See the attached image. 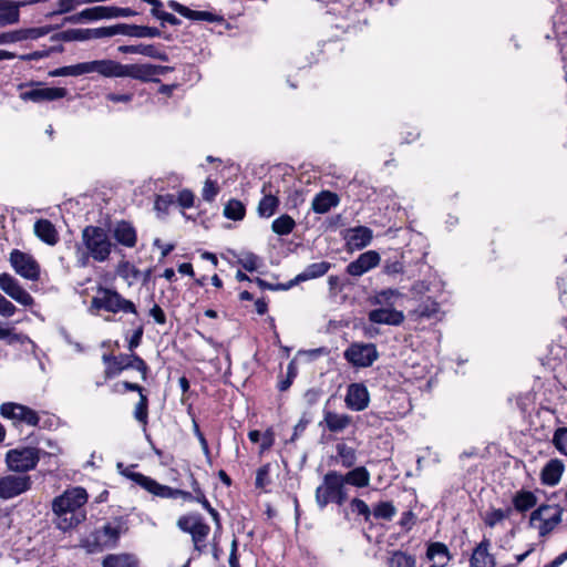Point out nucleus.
Instances as JSON below:
<instances>
[{
    "instance_id": "nucleus-1",
    "label": "nucleus",
    "mask_w": 567,
    "mask_h": 567,
    "mask_svg": "<svg viewBox=\"0 0 567 567\" xmlns=\"http://www.w3.org/2000/svg\"><path fill=\"white\" fill-rule=\"evenodd\" d=\"M87 499L86 489L80 486L66 488L61 495L54 497L51 508L55 527L65 533L83 523L86 519Z\"/></svg>"
},
{
    "instance_id": "nucleus-2",
    "label": "nucleus",
    "mask_w": 567,
    "mask_h": 567,
    "mask_svg": "<svg viewBox=\"0 0 567 567\" xmlns=\"http://www.w3.org/2000/svg\"><path fill=\"white\" fill-rule=\"evenodd\" d=\"M171 70L169 66L144 64H122L117 61L103 59L93 61V72L105 78H132L143 82L153 80Z\"/></svg>"
},
{
    "instance_id": "nucleus-3",
    "label": "nucleus",
    "mask_w": 567,
    "mask_h": 567,
    "mask_svg": "<svg viewBox=\"0 0 567 567\" xmlns=\"http://www.w3.org/2000/svg\"><path fill=\"white\" fill-rule=\"evenodd\" d=\"M127 523L123 517H115L105 523L102 527L91 534V538L85 540L84 547L89 553L96 550L112 549L118 544L122 535L127 532Z\"/></svg>"
},
{
    "instance_id": "nucleus-4",
    "label": "nucleus",
    "mask_w": 567,
    "mask_h": 567,
    "mask_svg": "<svg viewBox=\"0 0 567 567\" xmlns=\"http://www.w3.org/2000/svg\"><path fill=\"white\" fill-rule=\"evenodd\" d=\"M347 489L341 478V473L329 471L322 478V483L316 489V502L320 509L329 503L341 506L347 501Z\"/></svg>"
},
{
    "instance_id": "nucleus-5",
    "label": "nucleus",
    "mask_w": 567,
    "mask_h": 567,
    "mask_svg": "<svg viewBox=\"0 0 567 567\" xmlns=\"http://www.w3.org/2000/svg\"><path fill=\"white\" fill-rule=\"evenodd\" d=\"M81 238L94 261L104 262L109 259L113 244L104 228L89 225L82 230Z\"/></svg>"
},
{
    "instance_id": "nucleus-6",
    "label": "nucleus",
    "mask_w": 567,
    "mask_h": 567,
    "mask_svg": "<svg viewBox=\"0 0 567 567\" xmlns=\"http://www.w3.org/2000/svg\"><path fill=\"white\" fill-rule=\"evenodd\" d=\"M90 309L137 315L134 302L122 297L116 290L104 287L97 288V295L92 298Z\"/></svg>"
},
{
    "instance_id": "nucleus-7",
    "label": "nucleus",
    "mask_w": 567,
    "mask_h": 567,
    "mask_svg": "<svg viewBox=\"0 0 567 567\" xmlns=\"http://www.w3.org/2000/svg\"><path fill=\"white\" fill-rule=\"evenodd\" d=\"M177 526L184 533L192 535L194 550L197 553V556H200L206 551V540L209 535L210 527L205 523L204 518L199 514L181 516L177 520Z\"/></svg>"
},
{
    "instance_id": "nucleus-8",
    "label": "nucleus",
    "mask_w": 567,
    "mask_h": 567,
    "mask_svg": "<svg viewBox=\"0 0 567 567\" xmlns=\"http://www.w3.org/2000/svg\"><path fill=\"white\" fill-rule=\"evenodd\" d=\"M563 509L557 505H540L532 512L529 526L538 532L540 537L549 535L560 523Z\"/></svg>"
},
{
    "instance_id": "nucleus-9",
    "label": "nucleus",
    "mask_w": 567,
    "mask_h": 567,
    "mask_svg": "<svg viewBox=\"0 0 567 567\" xmlns=\"http://www.w3.org/2000/svg\"><path fill=\"white\" fill-rule=\"evenodd\" d=\"M39 461L40 450L35 447L13 449L6 454V463L9 470L17 473L34 470Z\"/></svg>"
},
{
    "instance_id": "nucleus-10",
    "label": "nucleus",
    "mask_w": 567,
    "mask_h": 567,
    "mask_svg": "<svg viewBox=\"0 0 567 567\" xmlns=\"http://www.w3.org/2000/svg\"><path fill=\"white\" fill-rule=\"evenodd\" d=\"M343 357L355 368H368L379 359V352L374 343L353 342L344 350Z\"/></svg>"
},
{
    "instance_id": "nucleus-11",
    "label": "nucleus",
    "mask_w": 567,
    "mask_h": 567,
    "mask_svg": "<svg viewBox=\"0 0 567 567\" xmlns=\"http://www.w3.org/2000/svg\"><path fill=\"white\" fill-rule=\"evenodd\" d=\"M9 261L16 274L22 278L31 281L39 280L40 265L32 255L19 249H13L10 252Z\"/></svg>"
},
{
    "instance_id": "nucleus-12",
    "label": "nucleus",
    "mask_w": 567,
    "mask_h": 567,
    "mask_svg": "<svg viewBox=\"0 0 567 567\" xmlns=\"http://www.w3.org/2000/svg\"><path fill=\"white\" fill-rule=\"evenodd\" d=\"M32 486V481L29 475H6L0 477V498L8 501L14 498L25 492Z\"/></svg>"
},
{
    "instance_id": "nucleus-13",
    "label": "nucleus",
    "mask_w": 567,
    "mask_h": 567,
    "mask_svg": "<svg viewBox=\"0 0 567 567\" xmlns=\"http://www.w3.org/2000/svg\"><path fill=\"white\" fill-rule=\"evenodd\" d=\"M116 364L113 368L105 369V379H113L126 369H134L142 373L143 380L147 378L148 367L145 361L135 353L120 354L116 357Z\"/></svg>"
},
{
    "instance_id": "nucleus-14",
    "label": "nucleus",
    "mask_w": 567,
    "mask_h": 567,
    "mask_svg": "<svg viewBox=\"0 0 567 567\" xmlns=\"http://www.w3.org/2000/svg\"><path fill=\"white\" fill-rule=\"evenodd\" d=\"M0 289L24 307H30L34 303L33 297L8 272L0 274Z\"/></svg>"
},
{
    "instance_id": "nucleus-15",
    "label": "nucleus",
    "mask_w": 567,
    "mask_h": 567,
    "mask_svg": "<svg viewBox=\"0 0 567 567\" xmlns=\"http://www.w3.org/2000/svg\"><path fill=\"white\" fill-rule=\"evenodd\" d=\"M0 414L6 419L18 420L31 426H37L40 421L34 410L19 403L7 402L1 404Z\"/></svg>"
},
{
    "instance_id": "nucleus-16",
    "label": "nucleus",
    "mask_w": 567,
    "mask_h": 567,
    "mask_svg": "<svg viewBox=\"0 0 567 567\" xmlns=\"http://www.w3.org/2000/svg\"><path fill=\"white\" fill-rule=\"evenodd\" d=\"M68 91L64 87H42L33 86L20 93V99L23 101H31L41 103L45 101H54L63 99Z\"/></svg>"
},
{
    "instance_id": "nucleus-17",
    "label": "nucleus",
    "mask_w": 567,
    "mask_h": 567,
    "mask_svg": "<svg viewBox=\"0 0 567 567\" xmlns=\"http://www.w3.org/2000/svg\"><path fill=\"white\" fill-rule=\"evenodd\" d=\"M344 402L348 409L360 412L368 408L370 395L363 383H351L347 389Z\"/></svg>"
},
{
    "instance_id": "nucleus-18",
    "label": "nucleus",
    "mask_w": 567,
    "mask_h": 567,
    "mask_svg": "<svg viewBox=\"0 0 567 567\" xmlns=\"http://www.w3.org/2000/svg\"><path fill=\"white\" fill-rule=\"evenodd\" d=\"M380 260L381 258L379 252L375 250H369L359 255L355 260L351 261L347 266L346 271L352 277H361L371 269L375 268L380 264Z\"/></svg>"
},
{
    "instance_id": "nucleus-19",
    "label": "nucleus",
    "mask_w": 567,
    "mask_h": 567,
    "mask_svg": "<svg viewBox=\"0 0 567 567\" xmlns=\"http://www.w3.org/2000/svg\"><path fill=\"white\" fill-rule=\"evenodd\" d=\"M118 52L125 54H140L151 59L159 60L162 62L168 61V54L165 52L162 44H131L121 45L117 48Z\"/></svg>"
},
{
    "instance_id": "nucleus-20",
    "label": "nucleus",
    "mask_w": 567,
    "mask_h": 567,
    "mask_svg": "<svg viewBox=\"0 0 567 567\" xmlns=\"http://www.w3.org/2000/svg\"><path fill=\"white\" fill-rule=\"evenodd\" d=\"M369 321L377 324L400 326L404 321V315L393 307L373 309L368 315Z\"/></svg>"
},
{
    "instance_id": "nucleus-21",
    "label": "nucleus",
    "mask_w": 567,
    "mask_h": 567,
    "mask_svg": "<svg viewBox=\"0 0 567 567\" xmlns=\"http://www.w3.org/2000/svg\"><path fill=\"white\" fill-rule=\"evenodd\" d=\"M113 237L117 244L133 248L137 243V233L135 227L125 220L117 221L112 230Z\"/></svg>"
},
{
    "instance_id": "nucleus-22",
    "label": "nucleus",
    "mask_w": 567,
    "mask_h": 567,
    "mask_svg": "<svg viewBox=\"0 0 567 567\" xmlns=\"http://www.w3.org/2000/svg\"><path fill=\"white\" fill-rule=\"evenodd\" d=\"M489 546V539L484 538L475 547L470 559V567H495L494 556L488 551Z\"/></svg>"
},
{
    "instance_id": "nucleus-23",
    "label": "nucleus",
    "mask_w": 567,
    "mask_h": 567,
    "mask_svg": "<svg viewBox=\"0 0 567 567\" xmlns=\"http://www.w3.org/2000/svg\"><path fill=\"white\" fill-rule=\"evenodd\" d=\"M127 476L137 485L155 496L165 498V496L168 495L166 492H169V486L159 484L150 476H146L142 473H130Z\"/></svg>"
},
{
    "instance_id": "nucleus-24",
    "label": "nucleus",
    "mask_w": 567,
    "mask_h": 567,
    "mask_svg": "<svg viewBox=\"0 0 567 567\" xmlns=\"http://www.w3.org/2000/svg\"><path fill=\"white\" fill-rule=\"evenodd\" d=\"M323 422L326 427L332 433L343 432L352 422L348 414H339L330 410H323Z\"/></svg>"
},
{
    "instance_id": "nucleus-25",
    "label": "nucleus",
    "mask_w": 567,
    "mask_h": 567,
    "mask_svg": "<svg viewBox=\"0 0 567 567\" xmlns=\"http://www.w3.org/2000/svg\"><path fill=\"white\" fill-rule=\"evenodd\" d=\"M426 557L432 561L431 567H445L451 559L447 546L439 542L429 545Z\"/></svg>"
},
{
    "instance_id": "nucleus-26",
    "label": "nucleus",
    "mask_w": 567,
    "mask_h": 567,
    "mask_svg": "<svg viewBox=\"0 0 567 567\" xmlns=\"http://www.w3.org/2000/svg\"><path fill=\"white\" fill-rule=\"evenodd\" d=\"M34 234L48 245H55L59 241V234L55 226L49 219H39L34 223Z\"/></svg>"
},
{
    "instance_id": "nucleus-27",
    "label": "nucleus",
    "mask_w": 567,
    "mask_h": 567,
    "mask_svg": "<svg viewBox=\"0 0 567 567\" xmlns=\"http://www.w3.org/2000/svg\"><path fill=\"white\" fill-rule=\"evenodd\" d=\"M564 464L561 461L554 458L550 460L542 470V483L548 486L556 485L563 475Z\"/></svg>"
},
{
    "instance_id": "nucleus-28",
    "label": "nucleus",
    "mask_w": 567,
    "mask_h": 567,
    "mask_svg": "<svg viewBox=\"0 0 567 567\" xmlns=\"http://www.w3.org/2000/svg\"><path fill=\"white\" fill-rule=\"evenodd\" d=\"M339 197L330 190H322L317 194L312 200V210L317 214H326L331 208L338 206Z\"/></svg>"
},
{
    "instance_id": "nucleus-29",
    "label": "nucleus",
    "mask_w": 567,
    "mask_h": 567,
    "mask_svg": "<svg viewBox=\"0 0 567 567\" xmlns=\"http://www.w3.org/2000/svg\"><path fill=\"white\" fill-rule=\"evenodd\" d=\"M348 245L355 249L367 247L372 240V230L365 226H358L349 230Z\"/></svg>"
},
{
    "instance_id": "nucleus-30",
    "label": "nucleus",
    "mask_w": 567,
    "mask_h": 567,
    "mask_svg": "<svg viewBox=\"0 0 567 567\" xmlns=\"http://www.w3.org/2000/svg\"><path fill=\"white\" fill-rule=\"evenodd\" d=\"M102 567H138V559L134 554H109L102 560Z\"/></svg>"
},
{
    "instance_id": "nucleus-31",
    "label": "nucleus",
    "mask_w": 567,
    "mask_h": 567,
    "mask_svg": "<svg viewBox=\"0 0 567 567\" xmlns=\"http://www.w3.org/2000/svg\"><path fill=\"white\" fill-rule=\"evenodd\" d=\"M341 478L344 486L349 484L355 487H367L370 483V473L364 466H358L341 474Z\"/></svg>"
},
{
    "instance_id": "nucleus-32",
    "label": "nucleus",
    "mask_w": 567,
    "mask_h": 567,
    "mask_svg": "<svg viewBox=\"0 0 567 567\" xmlns=\"http://www.w3.org/2000/svg\"><path fill=\"white\" fill-rule=\"evenodd\" d=\"M120 31L123 35L134 38H156L161 35L159 29L155 27L120 23Z\"/></svg>"
},
{
    "instance_id": "nucleus-33",
    "label": "nucleus",
    "mask_w": 567,
    "mask_h": 567,
    "mask_svg": "<svg viewBox=\"0 0 567 567\" xmlns=\"http://www.w3.org/2000/svg\"><path fill=\"white\" fill-rule=\"evenodd\" d=\"M332 265L329 261H319L308 265L300 274L297 275L296 281H307L324 276Z\"/></svg>"
},
{
    "instance_id": "nucleus-34",
    "label": "nucleus",
    "mask_w": 567,
    "mask_h": 567,
    "mask_svg": "<svg viewBox=\"0 0 567 567\" xmlns=\"http://www.w3.org/2000/svg\"><path fill=\"white\" fill-rule=\"evenodd\" d=\"M337 455L334 461L344 468H351L357 463V452L353 447L346 443H338L336 445Z\"/></svg>"
},
{
    "instance_id": "nucleus-35",
    "label": "nucleus",
    "mask_w": 567,
    "mask_h": 567,
    "mask_svg": "<svg viewBox=\"0 0 567 567\" xmlns=\"http://www.w3.org/2000/svg\"><path fill=\"white\" fill-rule=\"evenodd\" d=\"M87 73H93V61L59 68L53 72V75L80 76Z\"/></svg>"
},
{
    "instance_id": "nucleus-36",
    "label": "nucleus",
    "mask_w": 567,
    "mask_h": 567,
    "mask_svg": "<svg viewBox=\"0 0 567 567\" xmlns=\"http://www.w3.org/2000/svg\"><path fill=\"white\" fill-rule=\"evenodd\" d=\"M42 34L44 33L41 32L39 29L3 32L0 33V44L13 43L25 39H37Z\"/></svg>"
},
{
    "instance_id": "nucleus-37",
    "label": "nucleus",
    "mask_w": 567,
    "mask_h": 567,
    "mask_svg": "<svg viewBox=\"0 0 567 567\" xmlns=\"http://www.w3.org/2000/svg\"><path fill=\"white\" fill-rule=\"evenodd\" d=\"M537 503V497L533 492L518 491L513 497V505L517 512L524 513L533 508Z\"/></svg>"
},
{
    "instance_id": "nucleus-38",
    "label": "nucleus",
    "mask_w": 567,
    "mask_h": 567,
    "mask_svg": "<svg viewBox=\"0 0 567 567\" xmlns=\"http://www.w3.org/2000/svg\"><path fill=\"white\" fill-rule=\"evenodd\" d=\"M415 315L423 319H439L440 318V305L432 300L426 299L422 301L415 309Z\"/></svg>"
},
{
    "instance_id": "nucleus-39",
    "label": "nucleus",
    "mask_w": 567,
    "mask_h": 567,
    "mask_svg": "<svg viewBox=\"0 0 567 567\" xmlns=\"http://www.w3.org/2000/svg\"><path fill=\"white\" fill-rule=\"evenodd\" d=\"M296 227L295 219L288 214H284L276 218L271 224V229L275 234L286 236L292 233Z\"/></svg>"
},
{
    "instance_id": "nucleus-40",
    "label": "nucleus",
    "mask_w": 567,
    "mask_h": 567,
    "mask_svg": "<svg viewBox=\"0 0 567 567\" xmlns=\"http://www.w3.org/2000/svg\"><path fill=\"white\" fill-rule=\"evenodd\" d=\"M279 206V199L274 195H265L258 204V214L260 217L269 218Z\"/></svg>"
},
{
    "instance_id": "nucleus-41",
    "label": "nucleus",
    "mask_w": 567,
    "mask_h": 567,
    "mask_svg": "<svg viewBox=\"0 0 567 567\" xmlns=\"http://www.w3.org/2000/svg\"><path fill=\"white\" fill-rule=\"evenodd\" d=\"M416 559L413 555L395 550L389 558V567H415Z\"/></svg>"
},
{
    "instance_id": "nucleus-42",
    "label": "nucleus",
    "mask_w": 567,
    "mask_h": 567,
    "mask_svg": "<svg viewBox=\"0 0 567 567\" xmlns=\"http://www.w3.org/2000/svg\"><path fill=\"white\" fill-rule=\"evenodd\" d=\"M246 208L240 200L230 199L225 205L224 216L231 220H241L245 217Z\"/></svg>"
},
{
    "instance_id": "nucleus-43",
    "label": "nucleus",
    "mask_w": 567,
    "mask_h": 567,
    "mask_svg": "<svg viewBox=\"0 0 567 567\" xmlns=\"http://www.w3.org/2000/svg\"><path fill=\"white\" fill-rule=\"evenodd\" d=\"M19 4L9 2L0 8V23L12 24L19 21Z\"/></svg>"
},
{
    "instance_id": "nucleus-44",
    "label": "nucleus",
    "mask_w": 567,
    "mask_h": 567,
    "mask_svg": "<svg viewBox=\"0 0 567 567\" xmlns=\"http://www.w3.org/2000/svg\"><path fill=\"white\" fill-rule=\"evenodd\" d=\"M87 40L111 38L121 34L120 23L109 27H100L94 29H86Z\"/></svg>"
},
{
    "instance_id": "nucleus-45",
    "label": "nucleus",
    "mask_w": 567,
    "mask_h": 567,
    "mask_svg": "<svg viewBox=\"0 0 567 567\" xmlns=\"http://www.w3.org/2000/svg\"><path fill=\"white\" fill-rule=\"evenodd\" d=\"M83 22L107 19V6H96L81 11Z\"/></svg>"
},
{
    "instance_id": "nucleus-46",
    "label": "nucleus",
    "mask_w": 567,
    "mask_h": 567,
    "mask_svg": "<svg viewBox=\"0 0 567 567\" xmlns=\"http://www.w3.org/2000/svg\"><path fill=\"white\" fill-rule=\"evenodd\" d=\"M395 513V507L391 502H380L373 507L372 511V514L375 518L386 520L392 519Z\"/></svg>"
},
{
    "instance_id": "nucleus-47",
    "label": "nucleus",
    "mask_w": 567,
    "mask_h": 567,
    "mask_svg": "<svg viewBox=\"0 0 567 567\" xmlns=\"http://www.w3.org/2000/svg\"><path fill=\"white\" fill-rule=\"evenodd\" d=\"M134 417L145 427L148 422V399L141 394L140 401L134 409Z\"/></svg>"
},
{
    "instance_id": "nucleus-48",
    "label": "nucleus",
    "mask_w": 567,
    "mask_h": 567,
    "mask_svg": "<svg viewBox=\"0 0 567 567\" xmlns=\"http://www.w3.org/2000/svg\"><path fill=\"white\" fill-rule=\"evenodd\" d=\"M400 297H402V293L398 289H384L377 293L375 303L392 307L394 300Z\"/></svg>"
},
{
    "instance_id": "nucleus-49",
    "label": "nucleus",
    "mask_w": 567,
    "mask_h": 567,
    "mask_svg": "<svg viewBox=\"0 0 567 567\" xmlns=\"http://www.w3.org/2000/svg\"><path fill=\"white\" fill-rule=\"evenodd\" d=\"M238 264L247 271H255L261 265V259L254 252H244L238 259Z\"/></svg>"
},
{
    "instance_id": "nucleus-50",
    "label": "nucleus",
    "mask_w": 567,
    "mask_h": 567,
    "mask_svg": "<svg viewBox=\"0 0 567 567\" xmlns=\"http://www.w3.org/2000/svg\"><path fill=\"white\" fill-rule=\"evenodd\" d=\"M58 39L71 42V41H87L86 29H68L58 34Z\"/></svg>"
},
{
    "instance_id": "nucleus-51",
    "label": "nucleus",
    "mask_w": 567,
    "mask_h": 567,
    "mask_svg": "<svg viewBox=\"0 0 567 567\" xmlns=\"http://www.w3.org/2000/svg\"><path fill=\"white\" fill-rule=\"evenodd\" d=\"M512 514V509L511 508H507V509H502V508H497V509H493L491 512H488L485 516V524L489 527H494L496 524L501 523L503 519L509 517V515Z\"/></svg>"
},
{
    "instance_id": "nucleus-52",
    "label": "nucleus",
    "mask_w": 567,
    "mask_h": 567,
    "mask_svg": "<svg viewBox=\"0 0 567 567\" xmlns=\"http://www.w3.org/2000/svg\"><path fill=\"white\" fill-rule=\"evenodd\" d=\"M84 3L83 0H59L58 8L48 16L69 13Z\"/></svg>"
},
{
    "instance_id": "nucleus-53",
    "label": "nucleus",
    "mask_w": 567,
    "mask_h": 567,
    "mask_svg": "<svg viewBox=\"0 0 567 567\" xmlns=\"http://www.w3.org/2000/svg\"><path fill=\"white\" fill-rule=\"evenodd\" d=\"M553 443L564 455H567V427H559L555 431Z\"/></svg>"
},
{
    "instance_id": "nucleus-54",
    "label": "nucleus",
    "mask_w": 567,
    "mask_h": 567,
    "mask_svg": "<svg viewBox=\"0 0 567 567\" xmlns=\"http://www.w3.org/2000/svg\"><path fill=\"white\" fill-rule=\"evenodd\" d=\"M24 339L25 337L23 334L17 333L13 328L0 326V340H4L9 344H13L21 343L24 341Z\"/></svg>"
},
{
    "instance_id": "nucleus-55",
    "label": "nucleus",
    "mask_w": 567,
    "mask_h": 567,
    "mask_svg": "<svg viewBox=\"0 0 567 567\" xmlns=\"http://www.w3.org/2000/svg\"><path fill=\"white\" fill-rule=\"evenodd\" d=\"M350 507L353 513H357L358 515L362 516L365 522L370 520L372 513L364 501L360 498H353L350 503Z\"/></svg>"
},
{
    "instance_id": "nucleus-56",
    "label": "nucleus",
    "mask_w": 567,
    "mask_h": 567,
    "mask_svg": "<svg viewBox=\"0 0 567 567\" xmlns=\"http://www.w3.org/2000/svg\"><path fill=\"white\" fill-rule=\"evenodd\" d=\"M218 192H219V187H218L217 183L215 181H212L208 178V179H206L204 187H203V192H202L203 199L210 203L216 198V196L218 195Z\"/></svg>"
},
{
    "instance_id": "nucleus-57",
    "label": "nucleus",
    "mask_w": 567,
    "mask_h": 567,
    "mask_svg": "<svg viewBox=\"0 0 567 567\" xmlns=\"http://www.w3.org/2000/svg\"><path fill=\"white\" fill-rule=\"evenodd\" d=\"M297 375L296 367L293 362H290L287 368V375L279 380L278 382V389L279 391L284 392L287 391L290 385L292 384L293 379Z\"/></svg>"
},
{
    "instance_id": "nucleus-58",
    "label": "nucleus",
    "mask_w": 567,
    "mask_h": 567,
    "mask_svg": "<svg viewBox=\"0 0 567 567\" xmlns=\"http://www.w3.org/2000/svg\"><path fill=\"white\" fill-rule=\"evenodd\" d=\"M175 202L176 198L173 194L158 195L155 199V209L166 213Z\"/></svg>"
},
{
    "instance_id": "nucleus-59",
    "label": "nucleus",
    "mask_w": 567,
    "mask_h": 567,
    "mask_svg": "<svg viewBox=\"0 0 567 567\" xmlns=\"http://www.w3.org/2000/svg\"><path fill=\"white\" fill-rule=\"evenodd\" d=\"M269 471L270 466L269 464L262 465L258 468L256 473V487L258 488H265L267 485L270 484V477H269Z\"/></svg>"
},
{
    "instance_id": "nucleus-60",
    "label": "nucleus",
    "mask_w": 567,
    "mask_h": 567,
    "mask_svg": "<svg viewBox=\"0 0 567 567\" xmlns=\"http://www.w3.org/2000/svg\"><path fill=\"white\" fill-rule=\"evenodd\" d=\"M135 14H136V12L134 10H132L131 8L107 6V19L120 18V17L127 18V17H133Z\"/></svg>"
},
{
    "instance_id": "nucleus-61",
    "label": "nucleus",
    "mask_w": 567,
    "mask_h": 567,
    "mask_svg": "<svg viewBox=\"0 0 567 567\" xmlns=\"http://www.w3.org/2000/svg\"><path fill=\"white\" fill-rule=\"evenodd\" d=\"M195 196L192 190L183 189L178 193L177 202L183 208H190L194 206Z\"/></svg>"
},
{
    "instance_id": "nucleus-62",
    "label": "nucleus",
    "mask_w": 567,
    "mask_h": 567,
    "mask_svg": "<svg viewBox=\"0 0 567 567\" xmlns=\"http://www.w3.org/2000/svg\"><path fill=\"white\" fill-rule=\"evenodd\" d=\"M17 311L16 306L0 293V316L12 317Z\"/></svg>"
},
{
    "instance_id": "nucleus-63",
    "label": "nucleus",
    "mask_w": 567,
    "mask_h": 567,
    "mask_svg": "<svg viewBox=\"0 0 567 567\" xmlns=\"http://www.w3.org/2000/svg\"><path fill=\"white\" fill-rule=\"evenodd\" d=\"M403 264L399 260L386 261L383 266V272L390 276L403 272Z\"/></svg>"
},
{
    "instance_id": "nucleus-64",
    "label": "nucleus",
    "mask_w": 567,
    "mask_h": 567,
    "mask_svg": "<svg viewBox=\"0 0 567 567\" xmlns=\"http://www.w3.org/2000/svg\"><path fill=\"white\" fill-rule=\"evenodd\" d=\"M143 333H144L143 326H140L136 330H134L131 338L128 339L127 348L130 351H133L135 348H137L141 344Z\"/></svg>"
}]
</instances>
